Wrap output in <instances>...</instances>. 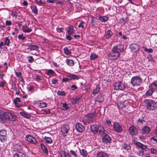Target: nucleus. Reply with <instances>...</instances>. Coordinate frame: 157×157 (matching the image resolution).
Wrapping results in <instances>:
<instances>
[{
  "label": "nucleus",
  "mask_w": 157,
  "mask_h": 157,
  "mask_svg": "<svg viewBox=\"0 0 157 157\" xmlns=\"http://www.w3.org/2000/svg\"><path fill=\"white\" fill-rule=\"evenodd\" d=\"M129 131L132 136L136 135L138 133L137 129L134 125H132L129 127Z\"/></svg>",
  "instance_id": "nucleus-6"
},
{
  "label": "nucleus",
  "mask_w": 157,
  "mask_h": 157,
  "mask_svg": "<svg viewBox=\"0 0 157 157\" xmlns=\"http://www.w3.org/2000/svg\"><path fill=\"white\" fill-rule=\"evenodd\" d=\"M3 113L5 121L6 120H9L12 121H15L17 119V117L16 115L10 112H3Z\"/></svg>",
  "instance_id": "nucleus-2"
},
{
  "label": "nucleus",
  "mask_w": 157,
  "mask_h": 157,
  "mask_svg": "<svg viewBox=\"0 0 157 157\" xmlns=\"http://www.w3.org/2000/svg\"><path fill=\"white\" fill-rule=\"evenodd\" d=\"M71 75V78L72 79H78V78L77 76L75 75H73L72 74Z\"/></svg>",
  "instance_id": "nucleus-60"
},
{
  "label": "nucleus",
  "mask_w": 157,
  "mask_h": 157,
  "mask_svg": "<svg viewBox=\"0 0 157 157\" xmlns=\"http://www.w3.org/2000/svg\"><path fill=\"white\" fill-rule=\"evenodd\" d=\"M39 106H40V107H46L47 106V104L45 103H40V104L39 105Z\"/></svg>",
  "instance_id": "nucleus-58"
},
{
  "label": "nucleus",
  "mask_w": 157,
  "mask_h": 157,
  "mask_svg": "<svg viewBox=\"0 0 157 157\" xmlns=\"http://www.w3.org/2000/svg\"><path fill=\"white\" fill-rule=\"evenodd\" d=\"M21 100L20 98L17 97L13 101V103L15 104L16 106L17 107H19L21 106V105L19 103H17V102H21Z\"/></svg>",
  "instance_id": "nucleus-20"
},
{
  "label": "nucleus",
  "mask_w": 157,
  "mask_h": 157,
  "mask_svg": "<svg viewBox=\"0 0 157 157\" xmlns=\"http://www.w3.org/2000/svg\"><path fill=\"white\" fill-rule=\"evenodd\" d=\"M100 89V87H99V85H97L96 88L94 89L93 91V94L94 95H96L97 94L99 91Z\"/></svg>",
  "instance_id": "nucleus-25"
},
{
  "label": "nucleus",
  "mask_w": 157,
  "mask_h": 157,
  "mask_svg": "<svg viewBox=\"0 0 157 157\" xmlns=\"http://www.w3.org/2000/svg\"><path fill=\"white\" fill-rule=\"evenodd\" d=\"M113 128L115 131L118 132H121L122 131V127L117 122H114Z\"/></svg>",
  "instance_id": "nucleus-10"
},
{
  "label": "nucleus",
  "mask_w": 157,
  "mask_h": 157,
  "mask_svg": "<svg viewBox=\"0 0 157 157\" xmlns=\"http://www.w3.org/2000/svg\"><path fill=\"white\" fill-rule=\"evenodd\" d=\"M98 57V56L95 54H91L90 56L91 60H94Z\"/></svg>",
  "instance_id": "nucleus-43"
},
{
  "label": "nucleus",
  "mask_w": 157,
  "mask_h": 157,
  "mask_svg": "<svg viewBox=\"0 0 157 157\" xmlns=\"http://www.w3.org/2000/svg\"><path fill=\"white\" fill-rule=\"evenodd\" d=\"M104 100V97L101 94H100L98 96L96 99V101L99 103L102 102Z\"/></svg>",
  "instance_id": "nucleus-17"
},
{
  "label": "nucleus",
  "mask_w": 157,
  "mask_h": 157,
  "mask_svg": "<svg viewBox=\"0 0 157 157\" xmlns=\"http://www.w3.org/2000/svg\"><path fill=\"white\" fill-rule=\"evenodd\" d=\"M10 43V40L8 37L5 38V40L4 42V44L7 46H9Z\"/></svg>",
  "instance_id": "nucleus-40"
},
{
  "label": "nucleus",
  "mask_w": 157,
  "mask_h": 157,
  "mask_svg": "<svg viewBox=\"0 0 157 157\" xmlns=\"http://www.w3.org/2000/svg\"><path fill=\"white\" fill-rule=\"evenodd\" d=\"M81 154L84 157H86L87 155V153L86 151L83 149H82L81 151H80Z\"/></svg>",
  "instance_id": "nucleus-33"
},
{
  "label": "nucleus",
  "mask_w": 157,
  "mask_h": 157,
  "mask_svg": "<svg viewBox=\"0 0 157 157\" xmlns=\"http://www.w3.org/2000/svg\"><path fill=\"white\" fill-rule=\"evenodd\" d=\"M145 121L144 120L143 118H142L141 119L139 118L138 121V123H140L141 124H142L143 123V122H145Z\"/></svg>",
  "instance_id": "nucleus-54"
},
{
  "label": "nucleus",
  "mask_w": 157,
  "mask_h": 157,
  "mask_svg": "<svg viewBox=\"0 0 157 157\" xmlns=\"http://www.w3.org/2000/svg\"><path fill=\"white\" fill-rule=\"evenodd\" d=\"M0 141L2 142H4L6 140V137L0 136Z\"/></svg>",
  "instance_id": "nucleus-47"
},
{
  "label": "nucleus",
  "mask_w": 157,
  "mask_h": 157,
  "mask_svg": "<svg viewBox=\"0 0 157 157\" xmlns=\"http://www.w3.org/2000/svg\"><path fill=\"white\" fill-rule=\"evenodd\" d=\"M12 23L11 21L6 20V25H10Z\"/></svg>",
  "instance_id": "nucleus-57"
},
{
  "label": "nucleus",
  "mask_w": 157,
  "mask_h": 157,
  "mask_svg": "<svg viewBox=\"0 0 157 157\" xmlns=\"http://www.w3.org/2000/svg\"><path fill=\"white\" fill-rule=\"evenodd\" d=\"M136 145L143 150H145L147 148V146L140 142H136Z\"/></svg>",
  "instance_id": "nucleus-19"
},
{
  "label": "nucleus",
  "mask_w": 157,
  "mask_h": 157,
  "mask_svg": "<svg viewBox=\"0 0 157 157\" xmlns=\"http://www.w3.org/2000/svg\"><path fill=\"white\" fill-rule=\"evenodd\" d=\"M25 45L28 47V48H27V49L29 50L30 51H31L32 45V43H28L27 44H25Z\"/></svg>",
  "instance_id": "nucleus-45"
},
{
  "label": "nucleus",
  "mask_w": 157,
  "mask_h": 157,
  "mask_svg": "<svg viewBox=\"0 0 157 157\" xmlns=\"http://www.w3.org/2000/svg\"><path fill=\"white\" fill-rule=\"evenodd\" d=\"M15 149H16L18 151H21L22 150V148L21 146L18 144H16L15 145Z\"/></svg>",
  "instance_id": "nucleus-46"
},
{
  "label": "nucleus",
  "mask_w": 157,
  "mask_h": 157,
  "mask_svg": "<svg viewBox=\"0 0 157 157\" xmlns=\"http://www.w3.org/2000/svg\"><path fill=\"white\" fill-rule=\"evenodd\" d=\"M151 152L152 153L155 154H157V152L156 150L155 149L153 148H151Z\"/></svg>",
  "instance_id": "nucleus-56"
},
{
  "label": "nucleus",
  "mask_w": 157,
  "mask_h": 157,
  "mask_svg": "<svg viewBox=\"0 0 157 157\" xmlns=\"http://www.w3.org/2000/svg\"><path fill=\"white\" fill-rule=\"evenodd\" d=\"M130 48L132 51L136 52L139 51L140 48V46L136 44H134L130 46Z\"/></svg>",
  "instance_id": "nucleus-15"
},
{
  "label": "nucleus",
  "mask_w": 157,
  "mask_h": 157,
  "mask_svg": "<svg viewBox=\"0 0 157 157\" xmlns=\"http://www.w3.org/2000/svg\"><path fill=\"white\" fill-rule=\"evenodd\" d=\"M121 100H123V101H126L127 100H128L129 99L128 96L125 94L122 95L121 97Z\"/></svg>",
  "instance_id": "nucleus-29"
},
{
  "label": "nucleus",
  "mask_w": 157,
  "mask_h": 157,
  "mask_svg": "<svg viewBox=\"0 0 157 157\" xmlns=\"http://www.w3.org/2000/svg\"><path fill=\"white\" fill-rule=\"evenodd\" d=\"M99 19L101 22H105L109 20V18L107 16H100L99 17Z\"/></svg>",
  "instance_id": "nucleus-23"
},
{
  "label": "nucleus",
  "mask_w": 157,
  "mask_h": 157,
  "mask_svg": "<svg viewBox=\"0 0 157 157\" xmlns=\"http://www.w3.org/2000/svg\"><path fill=\"white\" fill-rule=\"evenodd\" d=\"M4 115L3 112H0V121L4 123L6 122L4 119Z\"/></svg>",
  "instance_id": "nucleus-28"
},
{
  "label": "nucleus",
  "mask_w": 157,
  "mask_h": 157,
  "mask_svg": "<svg viewBox=\"0 0 157 157\" xmlns=\"http://www.w3.org/2000/svg\"><path fill=\"white\" fill-rule=\"evenodd\" d=\"M15 74L19 78L20 77V76H21V72H16Z\"/></svg>",
  "instance_id": "nucleus-61"
},
{
  "label": "nucleus",
  "mask_w": 157,
  "mask_h": 157,
  "mask_svg": "<svg viewBox=\"0 0 157 157\" xmlns=\"http://www.w3.org/2000/svg\"><path fill=\"white\" fill-rule=\"evenodd\" d=\"M114 89L117 90H123L125 88V86L122 82H118L115 83L113 85Z\"/></svg>",
  "instance_id": "nucleus-5"
},
{
  "label": "nucleus",
  "mask_w": 157,
  "mask_h": 157,
  "mask_svg": "<svg viewBox=\"0 0 157 157\" xmlns=\"http://www.w3.org/2000/svg\"><path fill=\"white\" fill-rule=\"evenodd\" d=\"M66 38L69 40H71L72 39L71 36L68 35L66 36Z\"/></svg>",
  "instance_id": "nucleus-63"
},
{
  "label": "nucleus",
  "mask_w": 157,
  "mask_h": 157,
  "mask_svg": "<svg viewBox=\"0 0 157 157\" xmlns=\"http://www.w3.org/2000/svg\"><path fill=\"white\" fill-rule=\"evenodd\" d=\"M0 136H2L4 137H6L7 134L6 131L3 130H0Z\"/></svg>",
  "instance_id": "nucleus-35"
},
{
  "label": "nucleus",
  "mask_w": 157,
  "mask_h": 157,
  "mask_svg": "<svg viewBox=\"0 0 157 157\" xmlns=\"http://www.w3.org/2000/svg\"><path fill=\"white\" fill-rule=\"evenodd\" d=\"M74 29L73 28V26H70L69 27V29L67 31V32L69 34H71L73 33Z\"/></svg>",
  "instance_id": "nucleus-36"
},
{
  "label": "nucleus",
  "mask_w": 157,
  "mask_h": 157,
  "mask_svg": "<svg viewBox=\"0 0 157 157\" xmlns=\"http://www.w3.org/2000/svg\"><path fill=\"white\" fill-rule=\"evenodd\" d=\"M18 13L16 11H13L11 14V15L15 18H17L18 16Z\"/></svg>",
  "instance_id": "nucleus-50"
},
{
  "label": "nucleus",
  "mask_w": 157,
  "mask_h": 157,
  "mask_svg": "<svg viewBox=\"0 0 157 157\" xmlns=\"http://www.w3.org/2000/svg\"><path fill=\"white\" fill-rule=\"evenodd\" d=\"M52 83L53 84H55L57 83V80L56 79H53L52 81Z\"/></svg>",
  "instance_id": "nucleus-64"
},
{
  "label": "nucleus",
  "mask_w": 157,
  "mask_h": 157,
  "mask_svg": "<svg viewBox=\"0 0 157 157\" xmlns=\"http://www.w3.org/2000/svg\"><path fill=\"white\" fill-rule=\"evenodd\" d=\"M22 30L25 33H29L32 31L31 29L28 28L26 25H25L23 26Z\"/></svg>",
  "instance_id": "nucleus-22"
},
{
  "label": "nucleus",
  "mask_w": 157,
  "mask_h": 157,
  "mask_svg": "<svg viewBox=\"0 0 157 157\" xmlns=\"http://www.w3.org/2000/svg\"><path fill=\"white\" fill-rule=\"evenodd\" d=\"M112 139L111 137L108 135L106 134L103 136L102 141L103 143L106 144L109 143L110 142Z\"/></svg>",
  "instance_id": "nucleus-14"
},
{
  "label": "nucleus",
  "mask_w": 157,
  "mask_h": 157,
  "mask_svg": "<svg viewBox=\"0 0 157 157\" xmlns=\"http://www.w3.org/2000/svg\"><path fill=\"white\" fill-rule=\"evenodd\" d=\"M18 38L21 39L22 40H24L25 39L26 37L25 36H23V34H22L18 36Z\"/></svg>",
  "instance_id": "nucleus-48"
},
{
  "label": "nucleus",
  "mask_w": 157,
  "mask_h": 157,
  "mask_svg": "<svg viewBox=\"0 0 157 157\" xmlns=\"http://www.w3.org/2000/svg\"><path fill=\"white\" fill-rule=\"evenodd\" d=\"M154 92V90L153 89H151L148 90L146 92V95H147L150 96L152 95V93Z\"/></svg>",
  "instance_id": "nucleus-39"
},
{
  "label": "nucleus",
  "mask_w": 157,
  "mask_h": 157,
  "mask_svg": "<svg viewBox=\"0 0 157 157\" xmlns=\"http://www.w3.org/2000/svg\"><path fill=\"white\" fill-rule=\"evenodd\" d=\"M113 51L114 52H122L123 50V45L122 44H119L118 45L114 47L113 48Z\"/></svg>",
  "instance_id": "nucleus-12"
},
{
  "label": "nucleus",
  "mask_w": 157,
  "mask_h": 157,
  "mask_svg": "<svg viewBox=\"0 0 157 157\" xmlns=\"http://www.w3.org/2000/svg\"><path fill=\"white\" fill-rule=\"evenodd\" d=\"M147 58L148 61L151 62L152 63L154 64L155 62L151 55L148 56Z\"/></svg>",
  "instance_id": "nucleus-38"
},
{
  "label": "nucleus",
  "mask_w": 157,
  "mask_h": 157,
  "mask_svg": "<svg viewBox=\"0 0 157 157\" xmlns=\"http://www.w3.org/2000/svg\"><path fill=\"white\" fill-rule=\"evenodd\" d=\"M11 89L14 90L16 91H17V88L16 85L15 84L12 85Z\"/></svg>",
  "instance_id": "nucleus-59"
},
{
  "label": "nucleus",
  "mask_w": 157,
  "mask_h": 157,
  "mask_svg": "<svg viewBox=\"0 0 157 157\" xmlns=\"http://www.w3.org/2000/svg\"><path fill=\"white\" fill-rule=\"evenodd\" d=\"M63 105L62 107L64 109L67 110L69 109V107L67 106V104L66 103H62Z\"/></svg>",
  "instance_id": "nucleus-44"
},
{
  "label": "nucleus",
  "mask_w": 157,
  "mask_h": 157,
  "mask_svg": "<svg viewBox=\"0 0 157 157\" xmlns=\"http://www.w3.org/2000/svg\"><path fill=\"white\" fill-rule=\"evenodd\" d=\"M69 129V127L68 125H65L62 126L61 128V132L62 133V135L64 136H66L68 133Z\"/></svg>",
  "instance_id": "nucleus-8"
},
{
  "label": "nucleus",
  "mask_w": 157,
  "mask_h": 157,
  "mask_svg": "<svg viewBox=\"0 0 157 157\" xmlns=\"http://www.w3.org/2000/svg\"><path fill=\"white\" fill-rule=\"evenodd\" d=\"M64 53L67 55H70L71 54V52L69 50L67 47H65L63 49Z\"/></svg>",
  "instance_id": "nucleus-31"
},
{
  "label": "nucleus",
  "mask_w": 157,
  "mask_h": 157,
  "mask_svg": "<svg viewBox=\"0 0 157 157\" xmlns=\"http://www.w3.org/2000/svg\"><path fill=\"white\" fill-rule=\"evenodd\" d=\"M20 114L21 116L24 117L25 118H29L31 117V115L26 112H21Z\"/></svg>",
  "instance_id": "nucleus-26"
},
{
  "label": "nucleus",
  "mask_w": 157,
  "mask_h": 157,
  "mask_svg": "<svg viewBox=\"0 0 157 157\" xmlns=\"http://www.w3.org/2000/svg\"><path fill=\"white\" fill-rule=\"evenodd\" d=\"M97 157H109V155L105 152L101 151L97 153Z\"/></svg>",
  "instance_id": "nucleus-16"
},
{
  "label": "nucleus",
  "mask_w": 157,
  "mask_h": 157,
  "mask_svg": "<svg viewBox=\"0 0 157 157\" xmlns=\"http://www.w3.org/2000/svg\"><path fill=\"white\" fill-rule=\"evenodd\" d=\"M150 130V128L149 127L147 126H145L142 128V133L147 134L149 133Z\"/></svg>",
  "instance_id": "nucleus-18"
},
{
  "label": "nucleus",
  "mask_w": 157,
  "mask_h": 157,
  "mask_svg": "<svg viewBox=\"0 0 157 157\" xmlns=\"http://www.w3.org/2000/svg\"><path fill=\"white\" fill-rule=\"evenodd\" d=\"M33 12L35 14H37L38 13L37 9L36 6H33L31 7Z\"/></svg>",
  "instance_id": "nucleus-30"
},
{
  "label": "nucleus",
  "mask_w": 157,
  "mask_h": 157,
  "mask_svg": "<svg viewBox=\"0 0 157 157\" xmlns=\"http://www.w3.org/2000/svg\"><path fill=\"white\" fill-rule=\"evenodd\" d=\"M13 157H26V155L21 152L18 151L14 155Z\"/></svg>",
  "instance_id": "nucleus-21"
},
{
  "label": "nucleus",
  "mask_w": 157,
  "mask_h": 157,
  "mask_svg": "<svg viewBox=\"0 0 157 157\" xmlns=\"http://www.w3.org/2000/svg\"><path fill=\"white\" fill-rule=\"evenodd\" d=\"M66 62L67 64L70 67L73 66L74 64V62L72 59H67Z\"/></svg>",
  "instance_id": "nucleus-24"
},
{
  "label": "nucleus",
  "mask_w": 157,
  "mask_h": 157,
  "mask_svg": "<svg viewBox=\"0 0 157 157\" xmlns=\"http://www.w3.org/2000/svg\"><path fill=\"white\" fill-rule=\"evenodd\" d=\"M70 152L72 155H73V156H74L75 157H78L77 155V154L75 152V151H74L72 150H71L70 151Z\"/></svg>",
  "instance_id": "nucleus-51"
},
{
  "label": "nucleus",
  "mask_w": 157,
  "mask_h": 157,
  "mask_svg": "<svg viewBox=\"0 0 157 157\" xmlns=\"http://www.w3.org/2000/svg\"><path fill=\"white\" fill-rule=\"evenodd\" d=\"M157 106L156 102L154 101H150L147 103V110H153L156 108Z\"/></svg>",
  "instance_id": "nucleus-4"
},
{
  "label": "nucleus",
  "mask_w": 157,
  "mask_h": 157,
  "mask_svg": "<svg viewBox=\"0 0 157 157\" xmlns=\"http://www.w3.org/2000/svg\"><path fill=\"white\" fill-rule=\"evenodd\" d=\"M25 140L30 143L34 144L38 143V142L35 138L30 135L26 136L25 137Z\"/></svg>",
  "instance_id": "nucleus-7"
},
{
  "label": "nucleus",
  "mask_w": 157,
  "mask_h": 157,
  "mask_svg": "<svg viewBox=\"0 0 157 157\" xmlns=\"http://www.w3.org/2000/svg\"><path fill=\"white\" fill-rule=\"evenodd\" d=\"M123 148L126 150H129L131 149V147L129 145L124 144V146Z\"/></svg>",
  "instance_id": "nucleus-49"
},
{
  "label": "nucleus",
  "mask_w": 157,
  "mask_h": 157,
  "mask_svg": "<svg viewBox=\"0 0 157 157\" xmlns=\"http://www.w3.org/2000/svg\"><path fill=\"white\" fill-rule=\"evenodd\" d=\"M75 128L77 131L82 132L85 130V127L81 123H77L75 125Z\"/></svg>",
  "instance_id": "nucleus-11"
},
{
  "label": "nucleus",
  "mask_w": 157,
  "mask_h": 157,
  "mask_svg": "<svg viewBox=\"0 0 157 157\" xmlns=\"http://www.w3.org/2000/svg\"><path fill=\"white\" fill-rule=\"evenodd\" d=\"M120 53L118 52H112L109 55V57L111 59L114 60L117 59L120 56Z\"/></svg>",
  "instance_id": "nucleus-9"
},
{
  "label": "nucleus",
  "mask_w": 157,
  "mask_h": 157,
  "mask_svg": "<svg viewBox=\"0 0 157 157\" xmlns=\"http://www.w3.org/2000/svg\"><path fill=\"white\" fill-rule=\"evenodd\" d=\"M127 102V101H124L123 100H121L117 103V105L119 108L122 109L127 106L128 105Z\"/></svg>",
  "instance_id": "nucleus-13"
},
{
  "label": "nucleus",
  "mask_w": 157,
  "mask_h": 157,
  "mask_svg": "<svg viewBox=\"0 0 157 157\" xmlns=\"http://www.w3.org/2000/svg\"><path fill=\"white\" fill-rule=\"evenodd\" d=\"M142 78L139 76L133 77L131 79V83L133 86H137L141 83Z\"/></svg>",
  "instance_id": "nucleus-3"
},
{
  "label": "nucleus",
  "mask_w": 157,
  "mask_h": 157,
  "mask_svg": "<svg viewBox=\"0 0 157 157\" xmlns=\"http://www.w3.org/2000/svg\"><path fill=\"white\" fill-rule=\"evenodd\" d=\"M64 157H69V154L68 153L66 152L65 151H63Z\"/></svg>",
  "instance_id": "nucleus-62"
},
{
  "label": "nucleus",
  "mask_w": 157,
  "mask_h": 157,
  "mask_svg": "<svg viewBox=\"0 0 157 157\" xmlns=\"http://www.w3.org/2000/svg\"><path fill=\"white\" fill-rule=\"evenodd\" d=\"M90 128L91 131L94 134H97L98 132L101 136L105 134L106 131L102 126L93 125L90 126Z\"/></svg>",
  "instance_id": "nucleus-1"
},
{
  "label": "nucleus",
  "mask_w": 157,
  "mask_h": 157,
  "mask_svg": "<svg viewBox=\"0 0 157 157\" xmlns=\"http://www.w3.org/2000/svg\"><path fill=\"white\" fill-rule=\"evenodd\" d=\"M56 75L55 73L51 69H50V76L55 75Z\"/></svg>",
  "instance_id": "nucleus-53"
},
{
  "label": "nucleus",
  "mask_w": 157,
  "mask_h": 157,
  "mask_svg": "<svg viewBox=\"0 0 157 157\" xmlns=\"http://www.w3.org/2000/svg\"><path fill=\"white\" fill-rule=\"evenodd\" d=\"M57 94L59 95L65 96L66 95V93L64 91L59 90L57 92Z\"/></svg>",
  "instance_id": "nucleus-41"
},
{
  "label": "nucleus",
  "mask_w": 157,
  "mask_h": 157,
  "mask_svg": "<svg viewBox=\"0 0 157 157\" xmlns=\"http://www.w3.org/2000/svg\"><path fill=\"white\" fill-rule=\"evenodd\" d=\"M41 147L42 149L44 152L45 154L48 155V151L47 148L43 144H40Z\"/></svg>",
  "instance_id": "nucleus-27"
},
{
  "label": "nucleus",
  "mask_w": 157,
  "mask_h": 157,
  "mask_svg": "<svg viewBox=\"0 0 157 157\" xmlns=\"http://www.w3.org/2000/svg\"><path fill=\"white\" fill-rule=\"evenodd\" d=\"M152 86H154L156 89H157V81L154 82L151 84Z\"/></svg>",
  "instance_id": "nucleus-55"
},
{
  "label": "nucleus",
  "mask_w": 157,
  "mask_h": 157,
  "mask_svg": "<svg viewBox=\"0 0 157 157\" xmlns=\"http://www.w3.org/2000/svg\"><path fill=\"white\" fill-rule=\"evenodd\" d=\"M39 49V47L38 46H36L35 45H33L32 44L31 51L35 50L38 51Z\"/></svg>",
  "instance_id": "nucleus-37"
},
{
  "label": "nucleus",
  "mask_w": 157,
  "mask_h": 157,
  "mask_svg": "<svg viewBox=\"0 0 157 157\" xmlns=\"http://www.w3.org/2000/svg\"><path fill=\"white\" fill-rule=\"evenodd\" d=\"M112 34V33L111 31L109 30H108L107 32L106 38L107 39L110 38Z\"/></svg>",
  "instance_id": "nucleus-32"
},
{
  "label": "nucleus",
  "mask_w": 157,
  "mask_h": 157,
  "mask_svg": "<svg viewBox=\"0 0 157 157\" xmlns=\"http://www.w3.org/2000/svg\"><path fill=\"white\" fill-rule=\"evenodd\" d=\"M94 114L93 113L88 114L86 115V117L89 118L91 121H92L94 119Z\"/></svg>",
  "instance_id": "nucleus-34"
},
{
  "label": "nucleus",
  "mask_w": 157,
  "mask_h": 157,
  "mask_svg": "<svg viewBox=\"0 0 157 157\" xmlns=\"http://www.w3.org/2000/svg\"><path fill=\"white\" fill-rule=\"evenodd\" d=\"M28 61L29 63H32L34 61V59L32 56H29L27 57Z\"/></svg>",
  "instance_id": "nucleus-42"
},
{
  "label": "nucleus",
  "mask_w": 157,
  "mask_h": 157,
  "mask_svg": "<svg viewBox=\"0 0 157 157\" xmlns=\"http://www.w3.org/2000/svg\"><path fill=\"white\" fill-rule=\"evenodd\" d=\"M84 23V22L83 21H82L78 25V27L80 28L81 27L82 29L84 28V26H83V24Z\"/></svg>",
  "instance_id": "nucleus-52"
}]
</instances>
